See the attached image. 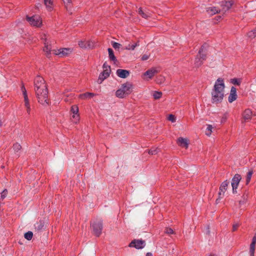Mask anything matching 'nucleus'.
<instances>
[{
  "mask_svg": "<svg viewBox=\"0 0 256 256\" xmlns=\"http://www.w3.org/2000/svg\"><path fill=\"white\" fill-rule=\"evenodd\" d=\"M226 116H224L222 118V121H221V122H224L226 121Z\"/></svg>",
  "mask_w": 256,
  "mask_h": 256,
  "instance_id": "864d4df0",
  "label": "nucleus"
},
{
  "mask_svg": "<svg viewBox=\"0 0 256 256\" xmlns=\"http://www.w3.org/2000/svg\"><path fill=\"white\" fill-rule=\"evenodd\" d=\"M168 120L172 122H174L175 120H176V118H175L174 115L172 114H169L168 117Z\"/></svg>",
  "mask_w": 256,
  "mask_h": 256,
  "instance_id": "37998d69",
  "label": "nucleus"
},
{
  "mask_svg": "<svg viewBox=\"0 0 256 256\" xmlns=\"http://www.w3.org/2000/svg\"><path fill=\"white\" fill-rule=\"evenodd\" d=\"M44 4L48 10H51L52 8L53 0H44Z\"/></svg>",
  "mask_w": 256,
  "mask_h": 256,
  "instance_id": "c756f323",
  "label": "nucleus"
},
{
  "mask_svg": "<svg viewBox=\"0 0 256 256\" xmlns=\"http://www.w3.org/2000/svg\"><path fill=\"white\" fill-rule=\"evenodd\" d=\"M224 80L222 78H218L212 92V102L213 104H218L222 102L224 96Z\"/></svg>",
  "mask_w": 256,
  "mask_h": 256,
  "instance_id": "f03ea898",
  "label": "nucleus"
},
{
  "mask_svg": "<svg viewBox=\"0 0 256 256\" xmlns=\"http://www.w3.org/2000/svg\"><path fill=\"white\" fill-rule=\"evenodd\" d=\"M78 46L82 48L92 49L94 47V42L92 40H80L78 42Z\"/></svg>",
  "mask_w": 256,
  "mask_h": 256,
  "instance_id": "6e6552de",
  "label": "nucleus"
},
{
  "mask_svg": "<svg viewBox=\"0 0 256 256\" xmlns=\"http://www.w3.org/2000/svg\"><path fill=\"white\" fill-rule=\"evenodd\" d=\"M228 184L229 181L228 180H226L222 183L220 187V192H218V194L220 196H221L222 194L224 195L225 192L227 190V188Z\"/></svg>",
  "mask_w": 256,
  "mask_h": 256,
  "instance_id": "ddd939ff",
  "label": "nucleus"
},
{
  "mask_svg": "<svg viewBox=\"0 0 256 256\" xmlns=\"http://www.w3.org/2000/svg\"><path fill=\"white\" fill-rule=\"evenodd\" d=\"M150 58V56L149 55H147V54H144L142 56V58H141V60H147L148 58Z\"/></svg>",
  "mask_w": 256,
  "mask_h": 256,
  "instance_id": "de8ad7c7",
  "label": "nucleus"
},
{
  "mask_svg": "<svg viewBox=\"0 0 256 256\" xmlns=\"http://www.w3.org/2000/svg\"><path fill=\"white\" fill-rule=\"evenodd\" d=\"M112 47L115 50L118 49L120 47V46H121V44H120L116 42H112Z\"/></svg>",
  "mask_w": 256,
  "mask_h": 256,
  "instance_id": "a19ab883",
  "label": "nucleus"
},
{
  "mask_svg": "<svg viewBox=\"0 0 256 256\" xmlns=\"http://www.w3.org/2000/svg\"><path fill=\"white\" fill-rule=\"evenodd\" d=\"M104 70L106 69L107 67H110V66H108L106 62H104L103 64Z\"/></svg>",
  "mask_w": 256,
  "mask_h": 256,
  "instance_id": "603ef678",
  "label": "nucleus"
},
{
  "mask_svg": "<svg viewBox=\"0 0 256 256\" xmlns=\"http://www.w3.org/2000/svg\"><path fill=\"white\" fill-rule=\"evenodd\" d=\"M177 144L179 146L186 150L190 144V140L187 138L180 137L177 138Z\"/></svg>",
  "mask_w": 256,
  "mask_h": 256,
  "instance_id": "1a4fd4ad",
  "label": "nucleus"
},
{
  "mask_svg": "<svg viewBox=\"0 0 256 256\" xmlns=\"http://www.w3.org/2000/svg\"><path fill=\"white\" fill-rule=\"evenodd\" d=\"M72 52V50L70 48H60L58 50V52H56L55 54L56 55H60V56H67L68 54Z\"/></svg>",
  "mask_w": 256,
  "mask_h": 256,
  "instance_id": "a211bd4d",
  "label": "nucleus"
},
{
  "mask_svg": "<svg viewBox=\"0 0 256 256\" xmlns=\"http://www.w3.org/2000/svg\"><path fill=\"white\" fill-rule=\"evenodd\" d=\"M256 244V234L253 236V238H252V242L250 244V256H254Z\"/></svg>",
  "mask_w": 256,
  "mask_h": 256,
  "instance_id": "dca6fc26",
  "label": "nucleus"
},
{
  "mask_svg": "<svg viewBox=\"0 0 256 256\" xmlns=\"http://www.w3.org/2000/svg\"><path fill=\"white\" fill-rule=\"evenodd\" d=\"M241 180V176L238 174H236L232 178L231 184L232 188V192L234 194L237 193L236 189Z\"/></svg>",
  "mask_w": 256,
  "mask_h": 256,
  "instance_id": "39448f33",
  "label": "nucleus"
},
{
  "mask_svg": "<svg viewBox=\"0 0 256 256\" xmlns=\"http://www.w3.org/2000/svg\"><path fill=\"white\" fill-rule=\"evenodd\" d=\"M64 2L66 8L68 10L72 7V0H62Z\"/></svg>",
  "mask_w": 256,
  "mask_h": 256,
  "instance_id": "7c9ffc66",
  "label": "nucleus"
},
{
  "mask_svg": "<svg viewBox=\"0 0 256 256\" xmlns=\"http://www.w3.org/2000/svg\"><path fill=\"white\" fill-rule=\"evenodd\" d=\"M44 51L46 53V56L48 57L50 54L51 46L48 44V42H44Z\"/></svg>",
  "mask_w": 256,
  "mask_h": 256,
  "instance_id": "b1692460",
  "label": "nucleus"
},
{
  "mask_svg": "<svg viewBox=\"0 0 256 256\" xmlns=\"http://www.w3.org/2000/svg\"><path fill=\"white\" fill-rule=\"evenodd\" d=\"M94 96H95V94L94 93L87 92H85V93L82 94H80L79 98L84 100V99H86L87 98H92Z\"/></svg>",
  "mask_w": 256,
  "mask_h": 256,
  "instance_id": "4be33fe9",
  "label": "nucleus"
},
{
  "mask_svg": "<svg viewBox=\"0 0 256 256\" xmlns=\"http://www.w3.org/2000/svg\"><path fill=\"white\" fill-rule=\"evenodd\" d=\"M203 64V61L199 58V56H196L194 63V66L198 68L200 66Z\"/></svg>",
  "mask_w": 256,
  "mask_h": 256,
  "instance_id": "393cba45",
  "label": "nucleus"
},
{
  "mask_svg": "<svg viewBox=\"0 0 256 256\" xmlns=\"http://www.w3.org/2000/svg\"><path fill=\"white\" fill-rule=\"evenodd\" d=\"M21 148V146L18 143H16L13 145V149L16 152H18L20 150Z\"/></svg>",
  "mask_w": 256,
  "mask_h": 256,
  "instance_id": "c9c22d12",
  "label": "nucleus"
},
{
  "mask_svg": "<svg viewBox=\"0 0 256 256\" xmlns=\"http://www.w3.org/2000/svg\"><path fill=\"white\" fill-rule=\"evenodd\" d=\"M44 227V222L42 220H40L34 224L35 229L38 231L42 230Z\"/></svg>",
  "mask_w": 256,
  "mask_h": 256,
  "instance_id": "a878e982",
  "label": "nucleus"
},
{
  "mask_svg": "<svg viewBox=\"0 0 256 256\" xmlns=\"http://www.w3.org/2000/svg\"><path fill=\"white\" fill-rule=\"evenodd\" d=\"M110 68L107 67L106 69L104 70V71L100 74L98 82L101 84L109 76L110 72Z\"/></svg>",
  "mask_w": 256,
  "mask_h": 256,
  "instance_id": "9d476101",
  "label": "nucleus"
},
{
  "mask_svg": "<svg viewBox=\"0 0 256 256\" xmlns=\"http://www.w3.org/2000/svg\"><path fill=\"white\" fill-rule=\"evenodd\" d=\"M146 246V242L142 240H134L129 244L130 247H134L136 249H142Z\"/></svg>",
  "mask_w": 256,
  "mask_h": 256,
  "instance_id": "423d86ee",
  "label": "nucleus"
},
{
  "mask_svg": "<svg viewBox=\"0 0 256 256\" xmlns=\"http://www.w3.org/2000/svg\"><path fill=\"white\" fill-rule=\"evenodd\" d=\"M231 82L234 84L240 85V82L238 79L234 78L231 80Z\"/></svg>",
  "mask_w": 256,
  "mask_h": 256,
  "instance_id": "79ce46f5",
  "label": "nucleus"
},
{
  "mask_svg": "<svg viewBox=\"0 0 256 256\" xmlns=\"http://www.w3.org/2000/svg\"><path fill=\"white\" fill-rule=\"evenodd\" d=\"M34 86L38 102L44 106L48 105V90L44 79L40 76H37L34 80Z\"/></svg>",
  "mask_w": 256,
  "mask_h": 256,
  "instance_id": "f257e3e1",
  "label": "nucleus"
},
{
  "mask_svg": "<svg viewBox=\"0 0 256 256\" xmlns=\"http://www.w3.org/2000/svg\"><path fill=\"white\" fill-rule=\"evenodd\" d=\"M252 173H253V172L252 170H250L247 173L246 177V184H249V182L251 180Z\"/></svg>",
  "mask_w": 256,
  "mask_h": 256,
  "instance_id": "473e14b6",
  "label": "nucleus"
},
{
  "mask_svg": "<svg viewBox=\"0 0 256 256\" xmlns=\"http://www.w3.org/2000/svg\"><path fill=\"white\" fill-rule=\"evenodd\" d=\"M138 14L144 18H148L150 16V14L149 12H144L141 8L138 10Z\"/></svg>",
  "mask_w": 256,
  "mask_h": 256,
  "instance_id": "5701e85b",
  "label": "nucleus"
},
{
  "mask_svg": "<svg viewBox=\"0 0 256 256\" xmlns=\"http://www.w3.org/2000/svg\"><path fill=\"white\" fill-rule=\"evenodd\" d=\"M248 200V196L247 195H244L242 196V200H240L239 204L240 206L244 204H246Z\"/></svg>",
  "mask_w": 256,
  "mask_h": 256,
  "instance_id": "e433bc0d",
  "label": "nucleus"
},
{
  "mask_svg": "<svg viewBox=\"0 0 256 256\" xmlns=\"http://www.w3.org/2000/svg\"><path fill=\"white\" fill-rule=\"evenodd\" d=\"M212 128H213L212 125H210V124L208 125V126H207V128H206V134L208 136H210L212 134Z\"/></svg>",
  "mask_w": 256,
  "mask_h": 256,
  "instance_id": "f704fd0d",
  "label": "nucleus"
},
{
  "mask_svg": "<svg viewBox=\"0 0 256 256\" xmlns=\"http://www.w3.org/2000/svg\"><path fill=\"white\" fill-rule=\"evenodd\" d=\"M240 224L238 223L234 224L232 226V231H235L237 230Z\"/></svg>",
  "mask_w": 256,
  "mask_h": 256,
  "instance_id": "09e8293b",
  "label": "nucleus"
},
{
  "mask_svg": "<svg viewBox=\"0 0 256 256\" xmlns=\"http://www.w3.org/2000/svg\"><path fill=\"white\" fill-rule=\"evenodd\" d=\"M7 194H8L7 190L4 189L1 193V198L2 200L4 199L6 197Z\"/></svg>",
  "mask_w": 256,
  "mask_h": 256,
  "instance_id": "c03bdc74",
  "label": "nucleus"
},
{
  "mask_svg": "<svg viewBox=\"0 0 256 256\" xmlns=\"http://www.w3.org/2000/svg\"><path fill=\"white\" fill-rule=\"evenodd\" d=\"M21 89H22V92L24 96H28L26 89L24 86H22Z\"/></svg>",
  "mask_w": 256,
  "mask_h": 256,
  "instance_id": "49530a36",
  "label": "nucleus"
},
{
  "mask_svg": "<svg viewBox=\"0 0 256 256\" xmlns=\"http://www.w3.org/2000/svg\"><path fill=\"white\" fill-rule=\"evenodd\" d=\"M24 105L25 108L30 106V102H29L28 96H24Z\"/></svg>",
  "mask_w": 256,
  "mask_h": 256,
  "instance_id": "58836bf2",
  "label": "nucleus"
},
{
  "mask_svg": "<svg viewBox=\"0 0 256 256\" xmlns=\"http://www.w3.org/2000/svg\"><path fill=\"white\" fill-rule=\"evenodd\" d=\"M139 45V41H137L136 42H134L132 44H128L126 47V49L128 50H134L135 48Z\"/></svg>",
  "mask_w": 256,
  "mask_h": 256,
  "instance_id": "cd10ccee",
  "label": "nucleus"
},
{
  "mask_svg": "<svg viewBox=\"0 0 256 256\" xmlns=\"http://www.w3.org/2000/svg\"><path fill=\"white\" fill-rule=\"evenodd\" d=\"M220 11V9L216 7H208L206 8V12L210 15H214L218 13Z\"/></svg>",
  "mask_w": 256,
  "mask_h": 256,
  "instance_id": "6ab92c4d",
  "label": "nucleus"
},
{
  "mask_svg": "<svg viewBox=\"0 0 256 256\" xmlns=\"http://www.w3.org/2000/svg\"><path fill=\"white\" fill-rule=\"evenodd\" d=\"M233 4L232 1H226V0H222L221 2V6L222 7V10L224 12H226L230 9L232 6Z\"/></svg>",
  "mask_w": 256,
  "mask_h": 256,
  "instance_id": "f8f14e48",
  "label": "nucleus"
},
{
  "mask_svg": "<svg viewBox=\"0 0 256 256\" xmlns=\"http://www.w3.org/2000/svg\"><path fill=\"white\" fill-rule=\"evenodd\" d=\"M216 256V255H214V254H210V255H208V256Z\"/></svg>",
  "mask_w": 256,
  "mask_h": 256,
  "instance_id": "4d7b16f0",
  "label": "nucleus"
},
{
  "mask_svg": "<svg viewBox=\"0 0 256 256\" xmlns=\"http://www.w3.org/2000/svg\"><path fill=\"white\" fill-rule=\"evenodd\" d=\"M146 256H152V254L151 252H147Z\"/></svg>",
  "mask_w": 256,
  "mask_h": 256,
  "instance_id": "5fc2aeb1",
  "label": "nucleus"
},
{
  "mask_svg": "<svg viewBox=\"0 0 256 256\" xmlns=\"http://www.w3.org/2000/svg\"><path fill=\"white\" fill-rule=\"evenodd\" d=\"M2 118H1V116H0V127H1L2 126Z\"/></svg>",
  "mask_w": 256,
  "mask_h": 256,
  "instance_id": "6e6d98bb",
  "label": "nucleus"
},
{
  "mask_svg": "<svg viewBox=\"0 0 256 256\" xmlns=\"http://www.w3.org/2000/svg\"><path fill=\"white\" fill-rule=\"evenodd\" d=\"M121 88L122 89L124 92H125L126 95H128L132 92V84L129 82H127L122 84Z\"/></svg>",
  "mask_w": 256,
  "mask_h": 256,
  "instance_id": "9b49d317",
  "label": "nucleus"
},
{
  "mask_svg": "<svg viewBox=\"0 0 256 256\" xmlns=\"http://www.w3.org/2000/svg\"><path fill=\"white\" fill-rule=\"evenodd\" d=\"M116 97L118 98H124L126 96H127L125 92L123 91L122 89V88L118 90L116 92Z\"/></svg>",
  "mask_w": 256,
  "mask_h": 256,
  "instance_id": "bb28decb",
  "label": "nucleus"
},
{
  "mask_svg": "<svg viewBox=\"0 0 256 256\" xmlns=\"http://www.w3.org/2000/svg\"><path fill=\"white\" fill-rule=\"evenodd\" d=\"M248 36L252 38H255L256 36V30H254L250 32H249L248 33Z\"/></svg>",
  "mask_w": 256,
  "mask_h": 256,
  "instance_id": "4c0bfd02",
  "label": "nucleus"
},
{
  "mask_svg": "<svg viewBox=\"0 0 256 256\" xmlns=\"http://www.w3.org/2000/svg\"><path fill=\"white\" fill-rule=\"evenodd\" d=\"M26 19L29 24L33 26L40 28L42 25V20L39 15H34L32 16H27Z\"/></svg>",
  "mask_w": 256,
  "mask_h": 256,
  "instance_id": "7ed1b4c3",
  "label": "nucleus"
},
{
  "mask_svg": "<svg viewBox=\"0 0 256 256\" xmlns=\"http://www.w3.org/2000/svg\"><path fill=\"white\" fill-rule=\"evenodd\" d=\"M116 74L120 78H124L129 76L130 72L126 70L118 69L116 70Z\"/></svg>",
  "mask_w": 256,
  "mask_h": 256,
  "instance_id": "2eb2a0df",
  "label": "nucleus"
},
{
  "mask_svg": "<svg viewBox=\"0 0 256 256\" xmlns=\"http://www.w3.org/2000/svg\"><path fill=\"white\" fill-rule=\"evenodd\" d=\"M91 226L93 230V232L96 236H99L101 234L102 230V222L100 220H98L94 222Z\"/></svg>",
  "mask_w": 256,
  "mask_h": 256,
  "instance_id": "20e7f679",
  "label": "nucleus"
},
{
  "mask_svg": "<svg viewBox=\"0 0 256 256\" xmlns=\"http://www.w3.org/2000/svg\"><path fill=\"white\" fill-rule=\"evenodd\" d=\"M158 72V70L155 68H152L148 70H146L145 72L144 73L143 76L144 79L149 80Z\"/></svg>",
  "mask_w": 256,
  "mask_h": 256,
  "instance_id": "0eeeda50",
  "label": "nucleus"
},
{
  "mask_svg": "<svg viewBox=\"0 0 256 256\" xmlns=\"http://www.w3.org/2000/svg\"><path fill=\"white\" fill-rule=\"evenodd\" d=\"M237 98L236 89L234 86H232L230 90V92L228 96V102H232L235 100Z\"/></svg>",
  "mask_w": 256,
  "mask_h": 256,
  "instance_id": "4468645a",
  "label": "nucleus"
},
{
  "mask_svg": "<svg viewBox=\"0 0 256 256\" xmlns=\"http://www.w3.org/2000/svg\"><path fill=\"white\" fill-rule=\"evenodd\" d=\"M108 57L110 60H112L114 62V63H116L117 62V60L114 56V51L112 48H108Z\"/></svg>",
  "mask_w": 256,
  "mask_h": 256,
  "instance_id": "aec40b11",
  "label": "nucleus"
},
{
  "mask_svg": "<svg viewBox=\"0 0 256 256\" xmlns=\"http://www.w3.org/2000/svg\"><path fill=\"white\" fill-rule=\"evenodd\" d=\"M41 38L42 40H45V42H46V35L45 34H42V35H41Z\"/></svg>",
  "mask_w": 256,
  "mask_h": 256,
  "instance_id": "3c124183",
  "label": "nucleus"
},
{
  "mask_svg": "<svg viewBox=\"0 0 256 256\" xmlns=\"http://www.w3.org/2000/svg\"><path fill=\"white\" fill-rule=\"evenodd\" d=\"M71 111L73 114L72 118L74 119V122L76 123L79 120L78 108L77 106H73L71 108Z\"/></svg>",
  "mask_w": 256,
  "mask_h": 256,
  "instance_id": "f3484780",
  "label": "nucleus"
},
{
  "mask_svg": "<svg viewBox=\"0 0 256 256\" xmlns=\"http://www.w3.org/2000/svg\"><path fill=\"white\" fill-rule=\"evenodd\" d=\"M26 110L28 114H30V112H31L30 106L26 107Z\"/></svg>",
  "mask_w": 256,
  "mask_h": 256,
  "instance_id": "8fccbe9b",
  "label": "nucleus"
},
{
  "mask_svg": "<svg viewBox=\"0 0 256 256\" xmlns=\"http://www.w3.org/2000/svg\"><path fill=\"white\" fill-rule=\"evenodd\" d=\"M252 112L250 109H246L243 114V118L245 120H248L251 118Z\"/></svg>",
  "mask_w": 256,
  "mask_h": 256,
  "instance_id": "412c9836",
  "label": "nucleus"
},
{
  "mask_svg": "<svg viewBox=\"0 0 256 256\" xmlns=\"http://www.w3.org/2000/svg\"><path fill=\"white\" fill-rule=\"evenodd\" d=\"M152 96L154 99L158 100L161 98L162 96V92H160L154 91L153 93Z\"/></svg>",
  "mask_w": 256,
  "mask_h": 256,
  "instance_id": "72a5a7b5",
  "label": "nucleus"
},
{
  "mask_svg": "<svg viewBox=\"0 0 256 256\" xmlns=\"http://www.w3.org/2000/svg\"><path fill=\"white\" fill-rule=\"evenodd\" d=\"M204 46H202L198 51V54L197 56H199V58L204 62L206 60V56L205 54H203Z\"/></svg>",
  "mask_w": 256,
  "mask_h": 256,
  "instance_id": "c85d7f7f",
  "label": "nucleus"
},
{
  "mask_svg": "<svg viewBox=\"0 0 256 256\" xmlns=\"http://www.w3.org/2000/svg\"><path fill=\"white\" fill-rule=\"evenodd\" d=\"M32 236L33 233L30 231H28L26 232L24 234V238L28 240H32Z\"/></svg>",
  "mask_w": 256,
  "mask_h": 256,
  "instance_id": "2f4dec72",
  "label": "nucleus"
},
{
  "mask_svg": "<svg viewBox=\"0 0 256 256\" xmlns=\"http://www.w3.org/2000/svg\"><path fill=\"white\" fill-rule=\"evenodd\" d=\"M165 232L168 234H172L174 233L173 230L170 228H166Z\"/></svg>",
  "mask_w": 256,
  "mask_h": 256,
  "instance_id": "a18cd8bd",
  "label": "nucleus"
},
{
  "mask_svg": "<svg viewBox=\"0 0 256 256\" xmlns=\"http://www.w3.org/2000/svg\"><path fill=\"white\" fill-rule=\"evenodd\" d=\"M158 150L159 149H158V148H152L148 150V154L152 155L156 154L158 152Z\"/></svg>",
  "mask_w": 256,
  "mask_h": 256,
  "instance_id": "ea45409f",
  "label": "nucleus"
}]
</instances>
